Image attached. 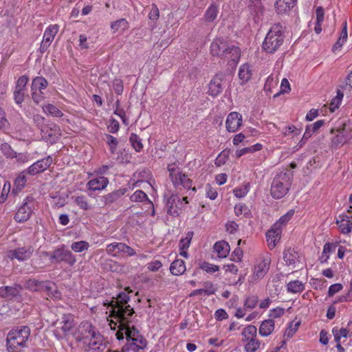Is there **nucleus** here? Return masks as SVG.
Segmentation results:
<instances>
[{"label":"nucleus","mask_w":352,"mask_h":352,"mask_svg":"<svg viewBox=\"0 0 352 352\" xmlns=\"http://www.w3.org/2000/svg\"><path fill=\"white\" fill-rule=\"evenodd\" d=\"M125 291H127L128 293L125 292H120L116 297H112L110 300H105L102 302L104 306L111 308L109 316L121 321L127 318L126 316L135 314L133 308L129 304L130 301L129 293L132 292V291L129 290V287L126 288Z\"/></svg>","instance_id":"obj_1"},{"label":"nucleus","mask_w":352,"mask_h":352,"mask_svg":"<svg viewBox=\"0 0 352 352\" xmlns=\"http://www.w3.org/2000/svg\"><path fill=\"white\" fill-rule=\"evenodd\" d=\"M31 330L28 326H17L12 328L6 337L8 352H24L28 348V342Z\"/></svg>","instance_id":"obj_2"},{"label":"nucleus","mask_w":352,"mask_h":352,"mask_svg":"<svg viewBox=\"0 0 352 352\" xmlns=\"http://www.w3.org/2000/svg\"><path fill=\"white\" fill-rule=\"evenodd\" d=\"M294 178L293 172L283 170L276 173L270 188V194L274 199H281L289 192Z\"/></svg>","instance_id":"obj_3"},{"label":"nucleus","mask_w":352,"mask_h":352,"mask_svg":"<svg viewBox=\"0 0 352 352\" xmlns=\"http://www.w3.org/2000/svg\"><path fill=\"white\" fill-rule=\"evenodd\" d=\"M284 28L280 23L274 24L267 33L262 44V49L267 54L275 53L283 44Z\"/></svg>","instance_id":"obj_4"},{"label":"nucleus","mask_w":352,"mask_h":352,"mask_svg":"<svg viewBox=\"0 0 352 352\" xmlns=\"http://www.w3.org/2000/svg\"><path fill=\"white\" fill-rule=\"evenodd\" d=\"M126 344L122 348V352L132 351L137 352L146 346V340L140 333L139 330L132 325L131 329H126Z\"/></svg>","instance_id":"obj_5"},{"label":"nucleus","mask_w":352,"mask_h":352,"mask_svg":"<svg viewBox=\"0 0 352 352\" xmlns=\"http://www.w3.org/2000/svg\"><path fill=\"white\" fill-rule=\"evenodd\" d=\"M74 337L76 342H80L90 338H100V332L91 322L85 320L76 328Z\"/></svg>","instance_id":"obj_6"},{"label":"nucleus","mask_w":352,"mask_h":352,"mask_svg":"<svg viewBox=\"0 0 352 352\" xmlns=\"http://www.w3.org/2000/svg\"><path fill=\"white\" fill-rule=\"evenodd\" d=\"M65 263L69 266H73L76 263V256L69 250L65 248V245L56 248L52 252L51 263Z\"/></svg>","instance_id":"obj_7"},{"label":"nucleus","mask_w":352,"mask_h":352,"mask_svg":"<svg viewBox=\"0 0 352 352\" xmlns=\"http://www.w3.org/2000/svg\"><path fill=\"white\" fill-rule=\"evenodd\" d=\"M106 252L113 257L120 256L121 254H124L128 256L135 255V250L126 243L113 242L107 245Z\"/></svg>","instance_id":"obj_8"},{"label":"nucleus","mask_w":352,"mask_h":352,"mask_svg":"<svg viewBox=\"0 0 352 352\" xmlns=\"http://www.w3.org/2000/svg\"><path fill=\"white\" fill-rule=\"evenodd\" d=\"M33 206V197L32 196L26 197L22 205L18 209L14 216V219L18 222H24L28 220L32 214Z\"/></svg>","instance_id":"obj_9"},{"label":"nucleus","mask_w":352,"mask_h":352,"mask_svg":"<svg viewBox=\"0 0 352 352\" xmlns=\"http://www.w3.org/2000/svg\"><path fill=\"white\" fill-rule=\"evenodd\" d=\"M226 50H224L225 52L221 55L220 59L227 61L228 64L230 66L236 67L241 56L240 48L230 43L228 41L227 42V47H226Z\"/></svg>","instance_id":"obj_10"},{"label":"nucleus","mask_w":352,"mask_h":352,"mask_svg":"<svg viewBox=\"0 0 352 352\" xmlns=\"http://www.w3.org/2000/svg\"><path fill=\"white\" fill-rule=\"evenodd\" d=\"M41 135L43 140L53 144L56 142L61 133L59 126L54 123H51L41 128Z\"/></svg>","instance_id":"obj_11"},{"label":"nucleus","mask_w":352,"mask_h":352,"mask_svg":"<svg viewBox=\"0 0 352 352\" xmlns=\"http://www.w3.org/2000/svg\"><path fill=\"white\" fill-rule=\"evenodd\" d=\"M52 162L53 159L49 155L33 163L28 168L24 170V173H27L31 176L36 175L47 170Z\"/></svg>","instance_id":"obj_12"},{"label":"nucleus","mask_w":352,"mask_h":352,"mask_svg":"<svg viewBox=\"0 0 352 352\" xmlns=\"http://www.w3.org/2000/svg\"><path fill=\"white\" fill-rule=\"evenodd\" d=\"M28 81V76L23 75L18 78L16 82L13 96L14 102L18 105H21L24 101L25 91Z\"/></svg>","instance_id":"obj_13"},{"label":"nucleus","mask_w":352,"mask_h":352,"mask_svg":"<svg viewBox=\"0 0 352 352\" xmlns=\"http://www.w3.org/2000/svg\"><path fill=\"white\" fill-rule=\"evenodd\" d=\"M34 252V248L29 245L11 250L8 253V256L13 260L16 259L19 261L28 260Z\"/></svg>","instance_id":"obj_14"},{"label":"nucleus","mask_w":352,"mask_h":352,"mask_svg":"<svg viewBox=\"0 0 352 352\" xmlns=\"http://www.w3.org/2000/svg\"><path fill=\"white\" fill-rule=\"evenodd\" d=\"M58 30L59 26L56 24L50 25L46 28L39 48V51L41 54H43L47 50L55 36L58 33Z\"/></svg>","instance_id":"obj_15"},{"label":"nucleus","mask_w":352,"mask_h":352,"mask_svg":"<svg viewBox=\"0 0 352 352\" xmlns=\"http://www.w3.org/2000/svg\"><path fill=\"white\" fill-rule=\"evenodd\" d=\"M167 213L173 217H178L181 213L183 203L177 195L172 194L166 202Z\"/></svg>","instance_id":"obj_16"},{"label":"nucleus","mask_w":352,"mask_h":352,"mask_svg":"<svg viewBox=\"0 0 352 352\" xmlns=\"http://www.w3.org/2000/svg\"><path fill=\"white\" fill-rule=\"evenodd\" d=\"M23 289V287L19 284L0 287V297L9 300H18L21 297V292Z\"/></svg>","instance_id":"obj_17"},{"label":"nucleus","mask_w":352,"mask_h":352,"mask_svg":"<svg viewBox=\"0 0 352 352\" xmlns=\"http://www.w3.org/2000/svg\"><path fill=\"white\" fill-rule=\"evenodd\" d=\"M24 288L30 292H50L52 289L51 283L30 278L25 281Z\"/></svg>","instance_id":"obj_18"},{"label":"nucleus","mask_w":352,"mask_h":352,"mask_svg":"<svg viewBox=\"0 0 352 352\" xmlns=\"http://www.w3.org/2000/svg\"><path fill=\"white\" fill-rule=\"evenodd\" d=\"M223 75L222 74H217L209 82L208 94L213 98L218 96L224 88Z\"/></svg>","instance_id":"obj_19"},{"label":"nucleus","mask_w":352,"mask_h":352,"mask_svg":"<svg viewBox=\"0 0 352 352\" xmlns=\"http://www.w3.org/2000/svg\"><path fill=\"white\" fill-rule=\"evenodd\" d=\"M282 230L278 223H275L266 232V239L270 250L274 249L280 238Z\"/></svg>","instance_id":"obj_20"},{"label":"nucleus","mask_w":352,"mask_h":352,"mask_svg":"<svg viewBox=\"0 0 352 352\" xmlns=\"http://www.w3.org/2000/svg\"><path fill=\"white\" fill-rule=\"evenodd\" d=\"M136 316V315L129 316H126L127 318L122 321L120 320H116L119 322L118 330L116 333V338L118 340H123L124 336L126 338V329H128L132 327L131 324L135 321Z\"/></svg>","instance_id":"obj_21"},{"label":"nucleus","mask_w":352,"mask_h":352,"mask_svg":"<svg viewBox=\"0 0 352 352\" xmlns=\"http://www.w3.org/2000/svg\"><path fill=\"white\" fill-rule=\"evenodd\" d=\"M226 124L228 132H236L242 125V116L238 112L230 113L227 117Z\"/></svg>","instance_id":"obj_22"},{"label":"nucleus","mask_w":352,"mask_h":352,"mask_svg":"<svg viewBox=\"0 0 352 352\" xmlns=\"http://www.w3.org/2000/svg\"><path fill=\"white\" fill-rule=\"evenodd\" d=\"M227 42L226 39L223 38H218L214 39L210 44V54L212 56L221 58L225 50L227 47Z\"/></svg>","instance_id":"obj_23"},{"label":"nucleus","mask_w":352,"mask_h":352,"mask_svg":"<svg viewBox=\"0 0 352 352\" xmlns=\"http://www.w3.org/2000/svg\"><path fill=\"white\" fill-rule=\"evenodd\" d=\"M270 263V258H265L256 266H255L253 274V281L261 279L265 276L269 271Z\"/></svg>","instance_id":"obj_24"},{"label":"nucleus","mask_w":352,"mask_h":352,"mask_svg":"<svg viewBox=\"0 0 352 352\" xmlns=\"http://www.w3.org/2000/svg\"><path fill=\"white\" fill-rule=\"evenodd\" d=\"M109 182L107 177L99 176L90 179L87 184V187L89 190H102L107 186Z\"/></svg>","instance_id":"obj_25"},{"label":"nucleus","mask_w":352,"mask_h":352,"mask_svg":"<svg viewBox=\"0 0 352 352\" xmlns=\"http://www.w3.org/2000/svg\"><path fill=\"white\" fill-rule=\"evenodd\" d=\"M171 181L175 187L179 188L182 186L185 189H190L192 183V181L188 178V175L182 173L181 171H177L176 175L173 176Z\"/></svg>","instance_id":"obj_26"},{"label":"nucleus","mask_w":352,"mask_h":352,"mask_svg":"<svg viewBox=\"0 0 352 352\" xmlns=\"http://www.w3.org/2000/svg\"><path fill=\"white\" fill-rule=\"evenodd\" d=\"M127 191L125 188H121L118 190H114L106 195H104L101 198V201L106 206H111L113 204L116 203L122 196H123Z\"/></svg>","instance_id":"obj_27"},{"label":"nucleus","mask_w":352,"mask_h":352,"mask_svg":"<svg viewBox=\"0 0 352 352\" xmlns=\"http://www.w3.org/2000/svg\"><path fill=\"white\" fill-rule=\"evenodd\" d=\"M297 0H276L275 9L278 14H285L294 7Z\"/></svg>","instance_id":"obj_28"},{"label":"nucleus","mask_w":352,"mask_h":352,"mask_svg":"<svg viewBox=\"0 0 352 352\" xmlns=\"http://www.w3.org/2000/svg\"><path fill=\"white\" fill-rule=\"evenodd\" d=\"M336 224L341 230L343 234H348L352 230V217L346 214L339 216V219L336 220Z\"/></svg>","instance_id":"obj_29"},{"label":"nucleus","mask_w":352,"mask_h":352,"mask_svg":"<svg viewBox=\"0 0 352 352\" xmlns=\"http://www.w3.org/2000/svg\"><path fill=\"white\" fill-rule=\"evenodd\" d=\"M219 12V6L216 3H212L206 9L204 20L207 23H214L217 18Z\"/></svg>","instance_id":"obj_30"},{"label":"nucleus","mask_w":352,"mask_h":352,"mask_svg":"<svg viewBox=\"0 0 352 352\" xmlns=\"http://www.w3.org/2000/svg\"><path fill=\"white\" fill-rule=\"evenodd\" d=\"M283 259L287 266L295 267L296 264L299 262V255L294 249L289 248L285 249L283 252Z\"/></svg>","instance_id":"obj_31"},{"label":"nucleus","mask_w":352,"mask_h":352,"mask_svg":"<svg viewBox=\"0 0 352 352\" xmlns=\"http://www.w3.org/2000/svg\"><path fill=\"white\" fill-rule=\"evenodd\" d=\"M60 324H62L60 330L64 332V334H68L75 326L74 316L70 314H64Z\"/></svg>","instance_id":"obj_32"},{"label":"nucleus","mask_w":352,"mask_h":352,"mask_svg":"<svg viewBox=\"0 0 352 352\" xmlns=\"http://www.w3.org/2000/svg\"><path fill=\"white\" fill-rule=\"evenodd\" d=\"M214 250L219 258H226L230 250V245L225 241H220L215 243Z\"/></svg>","instance_id":"obj_33"},{"label":"nucleus","mask_w":352,"mask_h":352,"mask_svg":"<svg viewBox=\"0 0 352 352\" xmlns=\"http://www.w3.org/2000/svg\"><path fill=\"white\" fill-rule=\"evenodd\" d=\"M186 270L185 262L182 259H175L170 266V272L174 276L182 275Z\"/></svg>","instance_id":"obj_34"},{"label":"nucleus","mask_w":352,"mask_h":352,"mask_svg":"<svg viewBox=\"0 0 352 352\" xmlns=\"http://www.w3.org/2000/svg\"><path fill=\"white\" fill-rule=\"evenodd\" d=\"M28 175L27 173H24V170L21 171L19 175L16 177L14 182V187L12 192L16 194L21 191L25 186L27 182L26 175Z\"/></svg>","instance_id":"obj_35"},{"label":"nucleus","mask_w":352,"mask_h":352,"mask_svg":"<svg viewBox=\"0 0 352 352\" xmlns=\"http://www.w3.org/2000/svg\"><path fill=\"white\" fill-rule=\"evenodd\" d=\"M239 78L241 80V84L248 82L252 76V71L250 65L248 63L242 65L239 70Z\"/></svg>","instance_id":"obj_36"},{"label":"nucleus","mask_w":352,"mask_h":352,"mask_svg":"<svg viewBox=\"0 0 352 352\" xmlns=\"http://www.w3.org/2000/svg\"><path fill=\"white\" fill-rule=\"evenodd\" d=\"M274 329V321L272 319L265 320L260 325L258 332L262 336H270Z\"/></svg>","instance_id":"obj_37"},{"label":"nucleus","mask_w":352,"mask_h":352,"mask_svg":"<svg viewBox=\"0 0 352 352\" xmlns=\"http://www.w3.org/2000/svg\"><path fill=\"white\" fill-rule=\"evenodd\" d=\"M87 347V351H102L104 345L102 343V336L100 333V338H90Z\"/></svg>","instance_id":"obj_38"},{"label":"nucleus","mask_w":352,"mask_h":352,"mask_svg":"<svg viewBox=\"0 0 352 352\" xmlns=\"http://www.w3.org/2000/svg\"><path fill=\"white\" fill-rule=\"evenodd\" d=\"M48 86L47 80L43 76H36L32 81L31 85V90L43 91Z\"/></svg>","instance_id":"obj_39"},{"label":"nucleus","mask_w":352,"mask_h":352,"mask_svg":"<svg viewBox=\"0 0 352 352\" xmlns=\"http://www.w3.org/2000/svg\"><path fill=\"white\" fill-rule=\"evenodd\" d=\"M305 289L303 283L298 280L290 281L287 285V291L289 293H300Z\"/></svg>","instance_id":"obj_40"},{"label":"nucleus","mask_w":352,"mask_h":352,"mask_svg":"<svg viewBox=\"0 0 352 352\" xmlns=\"http://www.w3.org/2000/svg\"><path fill=\"white\" fill-rule=\"evenodd\" d=\"M43 111L47 115H50L53 117L60 118L63 116V112L56 106L52 104H47L43 107Z\"/></svg>","instance_id":"obj_41"},{"label":"nucleus","mask_w":352,"mask_h":352,"mask_svg":"<svg viewBox=\"0 0 352 352\" xmlns=\"http://www.w3.org/2000/svg\"><path fill=\"white\" fill-rule=\"evenodd\" d=\"M130 199L133 202H141L145 201L149 204L153 205V202L148 199L147 195L141 190H136L133 192V194L130 197Z\"/></svg>","instance_id":"obj_42"},{"label":"nucleus","mask_w":352,"mask_h":352,"mask_svg":"<svg viewBox=\"0 0 352 352\" xmlns=\"http://www.w3.org/2000/svg\"><path fill=\"white\" fill-rule=\"evenodd\" d=\"M129 142L136 152H140L143 149L142 139L135 133H131L129 137Z\"/></svg>","instance_id":"obj_43"},{"label":"nucleus","mask_w":352,"mask_h":352,"mask_svg":"<svg viewBox=\"0 0 352 352\" xmlns=\"http://www.w3.org/2000/svg\"><path fill=\"white\" fill-rule=\"evenodd\" d=\"M256 327L254 325H248L243 329L241 333L243 336V342L248 341L251 339V338H256Z\"/></svg>","instance_id":"obj_44"},{"label":"nucleus","mask_w":352,"mask_h":352,"mask_svg":"<svg viewBox=\"0 0 352 352\" xmlns=\"http://www.w3.org/2000/svg\"><path fill=\"white\" fill-rule=\"evenodd\" d=\"M245 342H247L244 347L245 352H256L261 345V342L256 338H251Z\"/></svg>","instance_id":"obj_45"},{"label":"nucleus","mask_w":352,"mask_h":352,"mask_svg":"<svg viewBox=\"0 0 352 352\" xmlns=\"http://www.w3.org/2000/svg\"><path fill=\"white\" fill-rule=\"evenodd\" d=\"M89 244L85 241H76L72 243L71 249L75 252H82L89 248Z\"/></svg>","instance_id":"obj_46"},{"label":"nucleus","mask_w":352,"mask_h":352,"mask_svg":"<svg viewBox=\"0 0 352 352\" xmlns=\"http://www.w3.org/2000/svg\"><path fill=\"white\" fill-rule=\"evenodd\" d=\"M343 96H344L343 93L340 90L338 89L337 91V96L332 99V100L329 104V109L331 112L335 111L336 109L339 108Z\"/></svg>","instance_id":"obj_47"},{"label":"nucleus","mask_w":352,"mask_h":352,"mask_svg":"<svg viewBox=\"0 0 352 352\" xmlns=\"http://www.w3.org/2000/svg\"><path fill=\"white\" fill-rule=\"evenodd\" d=\"M336 246L331 243H325L323 247L322 256L320 257L319 261L320 263H326L329 258V254L335 249Z\"/></svg>","instance_id":"obj_48"},{"label":"nucleus","mask_w":352,"mask_h":352,"mask_svg":"<svg viewBox=\"0 0 352 352\" xmlns=\"http://www.w3.org/2000/svg\"><path fill=\"white\" fill-rule=\"evenodd\" d=\"M0 151L7 158H14L16 156V152L12 148L8 143H3L0 146Z\"/></svg>","instance_id":"obj_49"},{"label":"nucleus","mask_w":352,"mask_h":352,"mask_svg":"<svg viewBox=\"0 0 352 352\" xmlns=\"http://www.w3.org/2000/svg\"><path fill=\"white\" fill-rule=\"evenodd\" d=\"M193 232L189 231L186 234V236L185 238L181 239L179 241V246L180 250H188L190 246V241L193 236Z\"/></svg>","instance_id":"obj_50"},{"label":"nucleus","mask_w":352,"mask_h":352,"mask_svg":"<svg viewBox=\"0 0 352 352\" xmlns=\"http://www.w3.org/2000/svg\"><path fill=\"white\" fill-rule=\"evenodd\" d=\"M129 27V23L125 19H120L111 24V28L114 32L122 28L123 30H126Z\"/></svg>","instance_id":"obj_51"},{"label":"nucleus","mask_w":352,"mask_h":352,"mask_svg":"<svg viewBox=\"0 0 352 352\" xmlns=\"http://www.w3.org/2000/svg\"><path fill=\"white\" fill-rule=\"evenodd\" d=\"M106 142L108 144V145L109 146L110 152L112 154H113L116 152V151L117 149L118 144V141L117 138L112 136L111 135L107 134L106 135Z\"/></svg>","instance_id":"obj_52"},{"label":"nucleus","mask_w":352,"mask_h":352,"mask_svg":"<svg viewBox=\"0 0 352 352\" xmlns=\"http://www.w3.org/2000/svg\"><path fill=\"white\" fill-rule=\"evenodd\" d=\"M199 268L209 274L214 273L219 270L218 265H212L207 262L200 263Z\"/></svg>","instance_id":"obj_53"},{"label":"nucleus","mask_w":352,"mask_h":352,"mask_svg":"<svg viewBox=\"0 0 352 352\" xmlns=\"http://www.w3.org/2000/svg\"><path fill=\"white\" fill-rule=\"evenodd\" d=\"M10 188H11V184H10V182L5 181L4 185H3L2 191H1V194L0 195V203L1 204H3L6 201V199L8 198V195L10 191Z\"/></svg>","instance_id":"obj_54"},{"label":"nucleus","mask_w":352,"mask_h":352,"mask_svg":"<svg viewBox=\"0 0 352 352\" xmlns=\"http://www.w3.org/2000/svg\"><path fill=\"white\" fill-rule=\"evenodd\" d=\"M234 213L236 216L243 214L245 217L250 213L248 207L244 204H239L234 206Z\"/></svg>","instance_id":"obj_55"},{"label":"nucleus","mask_w":352,"mask_h":352,"mask_svg":"<svg viewBox=\"0 0 352 352\" xmlns=\"http://www.w3.org/2000/svg\"><path fill=\"white\" fill-rule=\"evenodd\" d=\"M31 96L32 100L36 104H39L45 99V94L43 91L31 90Z\"/></svg>","instance_id":"obj_56"},{"label":"nucleus","mask_w":352,"mask_h":352,"mask_svg":"<svg viewBox=\"0 0 352 352\" xmlns=\"http://www.w3.org/2000/svg\"><path fill=\"white\" fill-rule=\"evenodd\" d=\"M75 203L80 207V208L87 210L89 209L87 198L84 195L77 196L75 197Z\"/></svg>","instance_id":"obj_57"},{"label":"nucleus","mask_w":352,"mask_h":352,"mask_svg":"<svg viewBox=\"0 0 352 352\" xmlns=\"http://www.w3.org/2000/svg\"><path fill=\"white\" fill-rule=\"evenodd\" d=\"M324 121L323 120H319L314 124L307 125L306 129H309L310 133L313 135L314 133L317 132L318 129L324 125Z\"/></svg>","instance_id":"obj_58"},{"label":"nucleus","mask_w":352,"mask_h":352,"mask_svg":"<svg viewBox=\"0 0 352 352\" xmlns=\"http://www.w3.org/2000/svg\"><path fill=\"white\" fill-rule=\"evenodd\" d=\"M160 17V10L156 4L153 3L151 5V9L148 14V18L151 21H156Z\"/></svg>","instance_id":"obj_59"},{"label":"nucleus","mask_w":352,"mask_h":352,"mask_svg":"<svg viewBox=\"0 0 352 352\" xmlns=\"http://www.w3.org/2000/svg\"><path fill=\"white\" fill-rule=\"evenodd\" d=\"M258 299L257 296H252L245 300L244 302V307L247 309H253L254 308L257 303H258Z\"/></svg>","instance_id":"obj_60"},{"label":"nucleus","mask_w":352,"mask_h":352,"mask_svg":"<svg viewBox=\"0 0 352 352\" xmlns=\"http://www.w3.org/2000/svg\"><path fill=\"white\" fill-rule=\"evenodd\" d=\"M300 133V129H297L294 125L285 126L283 128L284 135H289L293 134L294 135H298Z\"/></svg>","instance_id":"obj_61"},{"label":"nucleus","mask_w":352,"mask_h":352,"mask_svg":"<svg viewBox=\"0 0 352 352\" xmlns=\"http://www.w3.org/2000/svg\"><path fill=\"white\" fill-rule=\"evenodd\" d=\"M206 195L207 197L214 200L217 198L218 193L215 188H212L210 184H207L206 186Z\"/></svg>","instance_id":"obj_62"},{"label":"nucleus","mask_w":352,"mask_h":352,"mask_svg":"<svg viewBox=\"0 0 352 352\" xmlns=\"http://www.w3.org/2000/svg\"><path fill=\"white\" fill-rule=\"evenodd\" d=\"M9 122L6 117L4 110L0 107V129H6L8 127Z\"/></svg>","instance_id":"obj_63"},{"label":"nucleus","mask_w":352,"mask_h":352,"mask_svg":"<svg viewBox=\"0 0 352 352\" xmlns=\"http://www.w3.org/2000/svg\"><path fill=\"white\" fill-rule=\"evenodd\" d=\"M113 87L115 92L121 95L124 90L123 82L120 79H115L113 82Z\"/></svg>","instance_id":"obj_64"}]
</instances>
